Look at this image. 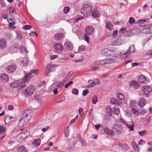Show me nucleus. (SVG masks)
<instances>
[{
	"label": "nucleus",
	"instance_id": "nucleus-1",
	"mask_svg": "<svg viewBox=\"0 0 152 152\" xmlns=\"http://www.w3.org/2000/svg\"><path fill=\"white\" fill-rule=\"evenodd\" d=\"M22 115L23 118L20 119L18 124V125L20 127L23 126L27 123L32 117L31 111L29 110L24 111Z\"/></svg>",
	"mask_w": 152,
	"mask_h": 152
},
{
	"label": "nucleus",
	"instance_id": "nucleus-2",
	"mask_svg": "<svg viewBox=\"0 0 152 152\" xmlns=\"http://www.w3.org/2000/svg\"><path fill=\"white\" fill-rule=\"evenodd\" d=\"M92 9L91 5L89 4H85L83 8L81 10L82 13L85 16H88L90 15L91 13Z\"/></svg>",
	"mask_w": 152,
	"mask_h": 152
},
{
	"label": "nucleus",
	"instance_id": "nucleus-3",
	"mask_svg": "<svg viewBox=\"0 0 152 152\" xmlns=\"http://www.w3.org/2000/svg\"><path fill=\"white\" fill-rule=\"evenodd\" d=\"M117 59V56H113L111 58H107L100 60L99 63L101 65L113 63L116 61Z\"/></svg>",
	"mask_w": 152,
	"mask_h": 152
},
{
	"label": "nucleus",
	"instance_id": "nucleus-4",
	"mask_svg": "<svg viewBox=\"0 0 152 152\" xmlns=\"http://www.w3.org/2000/svg\"><path fill=\"white\" fill-rule=\"evenodd\" d=\"M136 50L134 45H132L129 48L126 52L120 56L121 58H124L129 56L131 53H134Z\"/></svg>",
	"mask_w": 152,
	"mask_h": 152
},
{
	"label": "nucleus",
	"instance_id": "nucleus-5",
	"mask_svg": "<svg viewBox=\"0 0 152 152\" xmlns=\"http://www.w3.org/2000/svg\"><path fill=\"white\" fill-rule=\"evenodd\" d=\"M34 73L35 75L38 74V70L34 69L31 70L30 72L26 74L25 77L23 78V80H25L26 82H28L32 77L31 74Z\"/></svg>",
	"mask_w": 152,
	"mask_h": 152
},
{
	"label": "nucleus",
	"instance_id": "nucleus-6",
	"mask_svg": "<svg viewBox=\"0 0 152 152\" xmlns=\"http://www.w3.org/2000/svg\"><path fill=\"white\" fill-rule=\"evenodd\" d=\"M34 91V86L32 85H31L23 91V94L26 96H31L32 95Z\"/></svg>",
	"mask_w": 152,
	"mask_h": 152
},
{
	"label": "nucleus",
	"instance_id": "nucleus-7",
	"mask_svg": "<svg viewBox=\"0 0 152 152\" xmlns=\"http://www.w3.org/2000/svg\"><path fill=\"white\" fill-rule=\"evenodd\" d=\"M142 90L143 92L144 96L145 97H148L152 91V88L150 86L145 85L142 87Z\"/></svg>",
	"mask_w": 152,
	"mask_h": 152
},
{
	"label": "nucleus",
	"instance_id": "nucleus-8",
	"mask_svg": "<svg viewBox=\"0 0 152 152\" xmlns=\"http://www.w3.org/2000/svg\"><path fill=\"white\" fill-rule=\"evenodd\" d=\"M112 129L114 134L115 133L117 134H120L122 132L123 128L121 126L115 124L113 126Z\"/></svg>",
	"mask_w": 152,
	"mask_h": 152
},
{
	"label": "nucleus",
	"instance_id": "nucleus-9",
	"mask_svg": "<svg viewBox=\"0 0 152 152\" xmlns=\"http://www.w3.org/2000/svg\"><path fill=\"white\" fill-rule=\"evenodd\" d=\"M64 46L65 48L67 50L72 51L73 49V46L72 42L68 40H67L65 42Z\"/></svg>",
	"mask_w": 152,
	"mask_h": 152
},
{
	"label": "nucleus",
	"instance_id": "nucleus-10",
	"mask_svg": "<svg viewBox=\"0 0 152 152\" xmlns=\"http://www.w3.org/2000/svg\"><path fill=\"white\" fill-rule=\"evenodd\" d=\"M124 43V40L121 37L118 38L117 39L113 42L112 43V45H119L123 44Z\"/></svg>",
	"mask_w": 152,
	"mask_h": 152
},
{
	"label": "nucleus",
	"instance_id": "nucleus-11",
	"mask_svg": "<svg viewBox=\"0 0 152 152\" xmlns=\"http://www.w3.org/2000/svg\"><path fill=\"white\" fill-rule=\"evenodd\" d=\"M66 83V80H63L60 82L58 83L56 82L50 86L51 88H53L54 86H56L57 87L61 88L64 86V84Z\"/></svg>",
	"mask_w": 152,
	"mask_h": 152
},
{
	"label": "nucleus",
	"instance_id": "nucleus-12",
	"mask_svg": "<svg viewBox=\"0 0 152 152\" xmlns=\"http://www.w3.org/2000/svg\"><path fill=\"white\" fill-rule=\"evenodd\" d=\"M85 31L87 34L91 35L94 33V28L91 26H87L85 28Z\"/></svg>",
	"mask_w": 152,
	"mask_h": 152
},
{
	"label": "nucleus",
	"instance_id": "nucleus-13",
	"mask_svg": "<svg viewBox=\"0 0 152 152\" xmlns=\"http://www.w3.org/2000/svg\"><path fill=\"white\" fill-rule=\"evenodd\" d=\"M16 66L14 65H11L8 66L6 68L7 72L9 73L13 72L15 69Z\"/></svg>",
	"mask_w": 152,
	"mask_h": 152
},
{
	"label": "nucleus",
	"instance_id": "nucleus-14",
	"mask_svg": "<svg viewBox=\"0 0 152 152\" xmlns=\"http://www.w3.org/2000/svg\"><path fill=\"white\" fill-rule=\"evenodd\" d=\"M54 47L56 50L59 52H61L63 50V47L61 44H55Z\"/></svg>",
	"mask_w": 152,
	"mask_h": 152
},
{
	"label": "nucleus",
	"instance_id": "nucleus-15",
	"mask_svg": "<svg viewBox=\"0 0 152 152\" xmlns=\"http://www.w3.org/2000/svg\"><path fill=\"white\" fill-rule=\"evenodd\" d=\"M110 103L113 104L119 105L121 104L122 102L116 98H113L111 99Z\"/></svg>",
	"mask_w": 152,
	"mask_h": 152
},
{
	"label": "nucleus",
	"instance_id": "nucleus-16",
	"mask_svg": "<svg viewBox=\"0 0 152 152\" xmlns=\"http://www.w3.org/2000/svg\"><path fill=\"white\" fill-rule=\"evenodd\" d=\"M56 66H57V65L51 64H49L46 65V68L49 71L53 72L56 69Z\"/></svg>",
	"mask_w": 152,
	"mask_h": 152
},
{
	"label": "nucleus",
	"instance_id": "nucleus-17",
	"mask_svg": "<svg viewBox=\"0 0 152 152\" xmlns=\"http://www.w3.org/2000/svg\"><path fill=\"white\" fill-rule=\"evenodd\" d=\"M1 79L2 82L4 83H7L9 80L8 76L4 74H2L1 75Z\"/></svg>",
	"mask_w": 152,
	"mask_h": 152
},
{
	"label": "nucleus",
	"instance_id": "nucleus-18",
	"mask_svg": "<svg viewBox=\"0 0 152 152\" xmlns=\"http://www.w3.org/2000/svg\"><path fill=\"white\" fill-rule=\"evenodd\" d=\"M9 10V15L12 17H14L16 14V10L15 8L12 7H11L8 8Z\"/></svg>",
	"mask_w": 152,
	"mask_h": 152
},
{
	"label": "nucleus",
	"instance_id": "nucleus-19",
	"mask_svg": "<svg viewBox=\"0 0 152 152\" xmlns=\"http://www.w3.org/2000/svg\"><path fill=\"white\" fill-rule=\"evenodd\" d=\"M6 45V42L5 39L1 38L0 39V46L1 49L5 47Z\"/></svg>",
	"mask_w": 152,
	"mask_h": 152
},
{
	"label": "nucleus",
	"instance_id": "nucleus-20",
	"mask_svg": "<svg viewBox=\"0 0 152 152\" xmlns=\"http://www.w3.org/2000/svg\"><path fill=\"white\" fill-rule=\"evenodd\" d=\"M104 132L107 134L110 135L111 136H113L114 132L113 131L112 128V129H110L108 128H105L104 129Z\"/></svg>",
	"mask_w": 152,
	"mask_h": 152
},
{
	"label": "nucleus",
	"instance_id": "nucleus-21",
	"mask_svg": "<svg viewBox=\"0 0 152 152\" xmlns=\"http://www.w3.org/2000/svg\"><path fill=\"white\" fill-rule=\"evenodd\" d=\"M146 101L145 99L143 98H141L140 99V100L138 102V104L141 107H143L145 105Z\"/></svg>",
	"mask_w": 152,
	"mask_h": 152
},
{
	"label": "nucleus",
	"instance_id": "nucleus-22",
	"mask_svg": "<svg viewBox=\"0 0 152 152\" xmlns=\"http://www.w3.org/2000/svg\"><path fill=\"white\" fill-rule=\"evenodd\" d=\"M64 36L62 33H58L56 34L54 36V39L56 40H59L61 39Z\"/></svg>",
	"mask_w": 152,
	"mask_h": 152
},
{
	"label": "nucleus",
	"instance_id": "nucleus-23",
	"mask_svg": "<svg viewBox=\"0 0 152 152\" xmlns=\"http://www.w3.org/2000/svg\"><path fill=\"white\" fill-rule=\"evenodd\" d=\"M129 84L131 86L134 87L135 89L138 88L140 86L139 83L135 81L130 82Z\"/></svg>",
	"mask_w": 152,
	"mask_h": 152
},
{
	"label": "nucleus",
	"instance_id": "nucleus-24",
	"mask_svg": "<svg viewBox=\"0 0 152 152\" xmlns=\"http://www.w3.org/2000/svg\"><path fill=\"white\" fill-rule=\"evenodd\" d=\"M14 120V118L12 117H11L10 116H7L6 118L5 121V123L6 124L7 123L8 124H10L12 122H13Z\"/></svg>",
	"mask_w": 152,
	"mask_h": 152
},
{
	"label": "nucleus",
	"instance_id": "nucleus-25",
	"mask_svg": "<svg viewBox=\"0 0 152 152\" xmlns=\"http://www.w3.org/2000/svg\"><path fill=\"white\" fill-rule=\"evenodd\" d=\"M26 82L25 80H23V78L21 80H19V88H23L26 86L25 83Z\"/></svg>",
	"mask_w": 152,
	"mask_h": 152
},
{
	"label": "nucleus",
	"instance_id": "nucleus-26",
	"mask_svg": "<svg viewBox=\"0 0 152 152\" xmlns=\"http://www.w3.org/2000/svg\"><path fill=\"white\" fill-rule=\"evenodd\" d=\"M125 125L130 130L132 131H133L134 130V124L133 123H132L130 124L129 122H126Z\"/></svg>",
	"mask_w": 152,
	"mask_h": 152
},
{
	"label": "nucleus",
	"instance_id": "nucleus-27",
	"mask_svg": "<svg viewBox=\"0 0 152 152\" xmlns=\"http://www.w3.org/2000/svg\"><path fill=\"white\" fill-rule=\"evenodd\" d=\"M18 152H27V150L24 146L21 145L18 147L17 148Z\"/></svg>",
	"mask_w": 152,
	"mask_h": 152
},
{
	"label": "nucleus",
	"instance_id": "nucleus-28",
	"mask_svg": "<svg viewBox=\"0 0 152 152\" xmlns=\"http://www.w3.org/2000/svg\"><path fill=\"white\" fill-rule=\"evenodd\" d=\"M10 87L12 88H19L18 81L16 80L14 82L11 83H10Z\"/></svg>",
	"mask_w": 152,
	"mask_h": 152
},
{
	"label": "nucleus",
	"instance_id": "nucleus-29",
	"mask_svg": "<svg viewBox=\"0 0 152 152\" xmlns=\"http://www.w3.org/2000/svg\"><path fill=\"white\" fill-rule=\"evenodd\" d=\"M41 140L39 139H37L34 140L32 142V144H33L35 146L38 147L40 144Z\"/></svg>",
	"mask_w": 152,
	"mask_h": 152
},
{
	"label": "nucleus",
	"instance_id": "nucleus-30",
	"mask_svg": "<svg viewBox=\"0 0 152 152\" xmlns=\"http://www.w3.org/2000/svg\"><path fill=\"white\" fill-rule=\"evenodd\" d=\"M92 15L94 17H99L100 15L99 12L97 10H94L92 11Z\"/></svg>",
	"mask_w": 152,
	"mask_h": 152
},
{
	"label": "nucleus",
	"instance_id": "nucleus-31",
	"mask_svg": "<svg viewBox=\"0 0 152 152\" xmlns=\"http://www.w3.org/2000/svg\"><path fill=\"white\" fill-rule=\"evenodd\" d=\"M138 80L140 83H144L145 80V78L144 76L141 75L138 77Z\"/></svg>",
	"mask_w": 152,
	"mask_h": 152
},
{
	"label": "nucleus",
	"instance_id": "nucleus-32",
	"mask_svg": "<svg viewBox=\"0 0 152 152\" xmlns=\"http://www.w3.org/2000/svg\"><path fill=\"white\" fill-rule=\"evenodd\" d=\"M107 28L109 29L110 31H112L113 29V25L109 22H107L106 24Z\"/></svg>",
	"mask_w": 152,
	"mask_h": 152
},
{
	"label": "nucleus",
	"instance_id": "nucleus-33",
	"mask_svg": "<svg viewBox=\"0 0 152 152\" xmlns=\"http://www.w3.org/2000/svg\"><path fill=\"white\" fill-rule=\"evenodd\" d=\"M107 112L109 116L110 117L112 116V111L111 108L110 106H108L106 108Z\"/></svg>",
	"mask_w": 152,
	"mask_h": 152
},
{
	"label": "nucleus",
	"instance_id": "nucleus-34",
	"mask_svg": "<svg viewBox=\"0 0 152 152\" xmlns=\"http://www.w3.org/2000/svg\"><path fill=\"white\" fill-rule=\"evenodd\" d=\"M140 32L142 34H150V31L149 28H145L141 29L140 31Z\"/></svg>",
	"mask_w": 152,
	"mask_h": 152
},
{
	"label": "nucleus",
	"instance_id": "nucleus-35",
	"mask_svg": "<svg viewBox=\"0 0 152 152\" xmlns=\"http://www.w3.org/2000/svg\"><path fill=\"white\" fill-rule=\"evenodd\" d=\"M79 136L78 137V140L81 143L82 145L83 146H86V144L85 141L81 137L80 135H79Z\"/></svg>",
	"mask_w": 152,
	"mask_h": 152
},
{
	"label": "nucleus",
	"instance_id": "nucleus-36",
	"mask_svg": "<svg viewBox=\"0 0 152 152\" xmlns=\"http://www.w3.org/2000/svg\"><path fill=\"white\" fill-rule=\"evenodd\" d=\"M109 50L105 48L102 51V54L105 56H109V54L108 52Z\"/></svg>",
	"mask_w": 152,
	"mask_h": 152
},
{
	"label": "nucleus",
	"instance_id": "nucleus-37",
	"mask_svg": "<svg viewBox=\"0 0 152 152\" xmlns=\"http://www.w3.org/2000/svg\"><path fill=\"white\" fill-rule=\"evenodd\" d=\"M117 96L118 99L122 101H124L125 99L124 95L121 93L117 94Z\"/></svg>",
	"mask_w": 152,
	"mask_h": 152
},
{
	"label": "nucleus",
	"instance_id": "nucleus-38",
	"mask_svg": "<svg viewBox=\"0 0 152 152\" xmlns=\"http://www.w3.org/2000/svg\"><path fill=\"white\" fill-rule=\"evenodd\" d=\"M25 139L26 137L29 135V132L28 131L23 132L20 134Z\"/></svg>",
	"mask_w": 152,
	"mask_h": 152
},
{
	"label": "nucleus",
	"instance_id": "nucleus-39",
	"mask_svg": "<svg viewBox=\"0 0 152 152\" xmlns=\"http://www.w3.org/2000/svg\"><path fill=\"white\" fill-rule=\"evenodd\" d=\"M6 131L5 127L3 126H0V134L4 133Z\"/></svg>",
	"mask_w": 152,
	"mask_h": 152
},
{
	"label": "nucleus",
	"instance_id": "nucleus-40",
	"mask_svg": "<svg viewBox=\"0 0 152 152\" xmlns=\"http://www.w3.org/2000/svg\"><path fill=\"white\" fill-rule=\"evenodd\" d=\"M23 137L20 134L16 137V139L18 141H21L24 139Z\"/></svg>",
	"mask_w": 152,
	"mask_h": 152
},
{
	"label": "nucleus",
	"instance_id": "nucleus-41",
	"mask_svg": "<svg viewBox=\"0 0 152 152\" xmlns=\"http://www.w3.org/2000/svg\"><path fill=\"white\" fill-rule=\"evenodd\" d=\"M20 51L22 53H26L27 52V49L23 46H21L20 48Z\"/></svg>",
	"mask_w": 152,
	"mask_h": 152
},
{
	"label": "nucleus",
	"instance_id": "nucleus-42",
	"mask_svg": "<svg viewBox=\"0 0 152 152\" xmlns=\"http://www.w3.org/2000/svg\"><path fill=\"white\" fill-rule=\"evenodd\" d=\"M72 92L73 94L77 95L78 94V91L77 88H73L72 89Z\"/></svg>",
	"mask_w": 152,
	"mask_h": 152
},
{
	"label": "nucleus",
	"instance_id": "nucleus-43",
	"mask_svg": "<svg viewBox=\"0 0 152 152\" xmlns=\"http://www.w3.org/2000/svg\"><path fill=\"white\" fill-rule=\"evenodd\" d=\"M70 8L69 7H64L63 12L65 14H67L70 11Z\"/></svg>",
	"mask_w": 152,
	"mask_h": 152
},
{
	"label": "nucleus",
	"instance_id": "nucleus-44",
	"mask_svg": "<svg viewBox=\"0 0 152 152\" xmlns=\"http://www.w3.org/2000/svg\"><path fill=\"white\" fill-rule=\"evenodd\" d=\"M28 59L26 58H24L23 59L22 61V64L25 66V65H27L28 63Z\"/></svg>",
	"mask_w": 152,
	"mask_h": 152
},
{
	"label": "nucleus",
	"instance_id": "nucleus-45",
	"mask_svg": "<svg viewBox=\"0 0 152 152\" xmlns=\"http://www.w3.org/2000/svg\"><path fill=\"white\" fill-rule=\"evenodd\" d=\"M72 74L73 72L72 71H70L68 72L66 76L65 77V80H68V78L72 76Z\"/></svg>",
	"mask_w": 152,
	"mask_h": 152
},
{
	"label": "nucleus",
	"instance_id": "nucleus-46",
	"mask_svg": "<svg viewBox=\"0 0 152 152\" xmlns=\"http://www.w3.org/2000/svg\"><path fill=\"white\" fill-rule=\"evenodd\" d=\"M98 102L97 98L96 96H95L92 99V102L94 104H96V103Z\"/></svg>",
	"mask_w": 152,
	"mask_h": 152
},
{
	"label": "nucleus",
	"instance_id": "nucleus-47",
	"mask_svg": "<svg viewBox=\"0 0 152 152\" xmlns=\"http://www.w3.org/2000/svg\"><path fill=\"white\" fill-rule=\"evenodd\" d=\"M130 104L131 107H135L136 105V103L135 101L134 100H131L130 102Z\"/></svg>",
	"mask_w": 152,
	"mask_h": 152
},
{
	"label": "nucleus",
	"instance_id": "nucleus-48",
	"mask_svg": "<svg viewBox=\"0 0 152 152\" xmlns=\"http://www.w3.org/2000/svg\"><path fill=\"white\" fill-rule=\"evenodd\" d=\"M138 133L140 136H142L146 134L147 133V132L145 130H144L142 131L139 132Z\"/></svg>",
	"mask_w": 152,
	"mask_h": 152
},
{
	"label": "nucleus",
	"instance_id": "nucleus-49",
	"mask_svg": "<svg viewBox=\"0 0 152 152\" xmlns=\"http://www.w3.org/2000/svg\"><path fill=\"white\" fill-rule=\"evenodd\" d=\"M114 109V111H113V112H114V114H116V115H118L120 113V110L118 108H115V107L113 108V109Z\"/></svg>",
	"mask_w": 152,
	"mask_h": 152
},
{
	"label": "nucleus",
	"instance_id": "nucleus-50",
	"mask_svg": "<svg viewBox=\"0 0 152 152\" xmlns=\"http://www.w3.org/2000/svg\"><path fill=\"white\" fill-rule=\"evenodd\" d=\"M78 113L80 116H82L84 114L83 109L81 108H79L78 110Z\"/></svg>",
	"mask_w": 152,
	"mask_h": 152
},
{
	"label": "nucleus",
	"instance_id": "nucleus-51",
	"mask_svg": "<svg viewBox=\"0 0 152 152\" xmlns=\"http://www.w3.org/2000/svg\"><path fill=\"white\" fill-rule=\"evenodd\" d=\"M31 28V26L29 25H25L23 27V29L27 30H29Z\"/></svg>",
	"mask_w": 152,
	"mask_h": 152
},
{
	"label": "nucleus",
	"instance_id": "nucleus-52",
	"mask_svg": "<svg viewBox=\"0 0 152 152\" xmlns=\"http://www.w3.org/2000/svg\"><path fill=\"white\" fill-rule=\"evenodd\" d=\"M84 39L85 41H86L87 43H88L89 41V37L87 35V34H85L84 35Z\"/></svg>",
	"mask_w": 152,
	"mask_h": 152
},
{
	"label": "nucleus",
	"instance_id": "nucleus-53",
	"mask_svg": "<svg viewBox=\"0 0 152 152\" xmlns=\"http://www.w3.org/2000/svg\"><path fill=\"white\" fill-rule=\"evenodd\" d=\"M17 37L18 39H21L23 38V36L19 33H17Z\"/></svg>",
	"mask_w": 152,
	"mask_h": 152
},
{
	"label": "nucleus",
	"instance_id": "nucleus-54",
	"mask_svg": "<svg viewBox=\"0 0 152 152\" xmlns=\"http://www.w3.org/2000/svg\"><path fill=\"white\" fill-rule=\"evenodd\" d=\"M150 40V39L149 38H146L144 39L142 42V43L143 45L146 43L149 40Z\"/></svg>",
	"mask_w": 152,
	"mask_h": 152
},
{
	"label": "nucleus",
	"instance_id": "nucleus-55",
	"mask_svg": "<svg viewBox=\"0 0 152 152\" xmlns=\"http://www.w3.org/2000/svg\"><path fill=\"white\" fill-rule=\"evenodd\" d=\"M69 131L67 129H66L64 132L65 136L66 137H67L69 135Z\"/></svg>",
	"mask_w": 152,
	"mask_h": 152
},
{
	"label": "nucleus",
	"instance_id": "nucleus-56",
	"mask_svg": "<svg viewBox=\"0 0 152 152\" xmlns=\"http://www.w3.org/2000/svg\"><path fill=\"white\" fill-rule=\"evenodd\" d=\"M89 92V91L87 89L84 90L82 93V95L83 96H86Z\"/></svg>",
	"mask_w": 152,
	"mask_h": 152
},
{
	"label": "nucleus",
	"instance_id": "nucleus-57",
	"mask_svg": "<svg viewBox=\"0 0 152 152\" xmlns=\"http://www.w3.org/2000/svg\"><path fill=\"white\" fill-rule=\"evenodd\" d=\"M145 143V142L143 140H141L138 143V145H142L143 144H144Z\"/></svg>",
	"mask_w": 152,
	"mask_h": 152
},
{
	"label": "nucleus",
	"instance_id": "nucleus-58",
	"mask_svg": "<svg viewBox=\"0 0 152 152\" xmlns=\"http://www.w3.org/2000/svg\"><path fill=\"white\" fill-rule=\"evenodd\" d=\"M134 22H135V21L134 18L133 17H130L129 20V22L130 23L132 24Z\"/></svg>",
	"mask_w": 152,
	"mask_h": 152
},
{
	"label": "nucleus",
	"instance_id": "nucleus-59",
	"mask_svg": "<svg viewBox=\"0 0 152 152\" xmlns=\"http://www.w3.org/2000/svg\"><path fill=\"white\" fill-rule=\"evenodd\" d=\"M45 83V81H41L38 84V86L39 87H40L44 85Z\"/></svg>",
	"mask_w": 152,
	"mask_h": 152
},
{
	"label": "nucleus",
	"instance_id": "nucleus-60",
	"mask_svg": "<svg viewBox=\"0 0 152 152\" xmlns=\"http://www.w3.org/2000/svg\"><path fill=\"white\" fill-rule=\"evenodd\" d=\"M73 83V82L72 81H71L69 82L65 86V88H68L69 86H70Z\"/></svg>",
	"mask_w": 152,
	"mask_h": 152
},
{
	"label": "nucleus",
	"instance_id": "nucleus-61",
	"mask_svg": "<svg viewBox=\"0 0 152 152\" xmlns=\"http://www.w3.org/2000/svg\"><path fill=\"white\" fill-rule=\"evenodd\" d=\"M118 31L117 30H115L113 32V33L112 36L113 37H115L117 36Z\"/></svg>",
	"mask_w": 152,
	"mask_h": 152
},
{
	"label": "nucleus",
	"instance_id": "nucleus-62",
	"mask_svg": "<svg viewBox=\"0 0 152 152\" xmlns=\"http://www.w3.org/2000/svg\"><path fill=\"white\" fill-rule=\"evenodd\" d=\"M121 148L124 149H127L128 148V146L127 145L123 144L122 145Z\"/></svg>",
	"mask_w": 152,
	"mask_h": 152
},
{
	"label": "nucleus",
	"instance_id": "nucleus-63",
	"mask_svg": "<svg viewBox=\"0 0 152 152\" xmlns=\"http://www.w3.org/2000/svg\"><path fill=\"white\" fill-rule=\"evenodd\" d=\"M133 148L135 150L139 151V146L137 144H136L133 147Z\"/></svg>",
	"mask_w": 152,
	"mask_h": 152
},
{
	"label": "nucleus",
	"instance_id": "nucleus-64",
	"mask_svg": "<svg viewBox=\"0 0 152 152\" xmlns=\"http://www.w3.org/2000/svg\"><path fill=\"white\" fill-rule=\"evenodd\" d=\"M95 83L96 85L100 84V81L97 79H95L94 80Z\"/></svg>",
	"mask_w": 152,
	"mask_h": 152
}]
</instances>
